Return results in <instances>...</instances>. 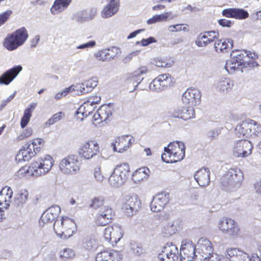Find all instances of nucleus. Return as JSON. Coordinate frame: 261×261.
<instances>
[{"label":"nucleus","mask_w":261,"mask_h":261,"mask_svg":"<svg viewBox=\"0 0 261 261\" xmlns=\"http://www.w3.org/2000/svg\"><path fill=\"white\" fill-rule=\"evenodd\" d=\"M54 164L53 158L45 154L34 160L29 166L21 167L16 173L18 178L25 176L39 177L45 175L51 169Z\"/></svg>","instance_id":"1"},{"label":"nucleus","mask_w":261,"mask_h":261,"mask_svg":"<svg viewBox=\"0 0 261 261\" xmlns=\"http://www.w3.org/2000/svg\"><path fill=\"white\" fill-rule=\"evenodd\" d=\"M185 156V146L181 141L170 143L164 147V152L161 158L166 163H176L182 160Z\"/></svg>","instance_id":"2"},{"label":"nucleus","mask_w":261,"mask_h":261,"mask_svg":"<svg viewBox=\"0 0 261 261\" xmlns=\"http://www.w3.org/2000/svg\"><path fill=\"white\" fill-rule=\"evenodd\" d=\"M54 229L58 237L67 240L75 233L76 225L73 219L68 217H63L55 222Z\"/></svg>","instance_id":"3"},{"label":"nucleus","mask_w":261,"mask_h":261,"mask_svg":"<svg viewBox=\"0 0 261 261\" xmlns=\"http://www.w3.org/2000/svg\"><path fill=\"white\" fill-rule=\"evenodd\" d=\"M28 33L24 27L8 34L4 39L3 45L9 51H13L22 45L28 38Z\"/></svg>","instance_id":"4"},{"label":"nucleus","mask_w":261,"mask_h":261,"mask_svg":"<svg viewBox=\"0 0 261 261\" xmlns=\"http://www.w3.org/2000/svg\"><path fill=\"white\" fill-rule=\"evenodd\" d=\"M243 179L241 170L238 168H232L222 176L220 182L225 190H233L240 187Z\"/></svg>","instance_id":"5"},{"label":"nucleus","mask_w":261,"mask_h":261,"mask_svg":"<svg viewBox=\"0 0 261 261\" xmlns=\"http://www.w3.org/2000/svg\"><path fill=\"white\" fill-rule=\"evenodd\" d=\"M129 169V165L126 163L117 165L109 178L110 186L115 188L122 187L128 177Z\"/></svg>","instance_id":"6"},{"label":"nucleus","mask_w":261,"mask_h":261,"mask_svg":"<svg viewBox=\"0 0 261 261\" xmlns=\"http://www.w3.org/2000/svg\"><path fill=\"white\" fill-rule=\"evenodd\" d=\"M235 132L239 137H255L260 134L261 125L253 120H246L237 125Z\"/></svg>","instance_id":"7"},{"label":"nucleus","mask_w":261,"mask_h":261,"mask_svg":"<svg viewBox=\"0 0 261 261\" xmlns=\"http://www.w3.org/2000/svg\"><path fill=\"white\" fill-rule=\"evenodd\" d=\"M81 163L75 155H68L62 159L59 164L61 172L66 175H73L78 173L80 170Z\"/></svg>","instance_id":"8"},{"label":"nucleus","mask_w":261,"mask_h":261,"mask_svg":"<svg viewBox=\"0 0 261 261\" xmlns=\"http://www.w3.org/2000/svg\"><path fill=\"white\" fill-rule=\"evenodd\" d=\"M77 152L79 155L83 160H91L99 153V144L95 140L84 141L80 144Z\"/></svg>","instance_id":"9"},{"label":"nucleus","mask_w":261,"mask_h":261,"mask_svg":"<svg viewBox=\"0 0 261 261\" xmlns=\"http://www.w3.org/2000/svg\"><path fill=\"white\" fill-rule=\"evenodd\" d=\"M219 230L232 238L238 237L241 233L238 223L229 218H221L217 224Z\"/></svg>","instance_id":"10"},{"label":"nucleus","mask_w":261,"mask_h":261,"mask_svg":"<svg viewBox=\"0 0 261 261\" xmlns=\"http://www.w3.org/2000/svg\"><path fill=\"white\" fill-rule=\"evenodd\" d=\"M124 199L122 210L126 216H132L140 208L141 200L137 195L133 194L126 195Z\"/></svg>","instance_id":"11"},{"label":"nucleus","mask_w":261,"mask_h":261,"mask_svg":"<svg viewBox=\"0 0 261 261\" xmlns=\"http://www.w3.org/2000/svg\"><path fill=\"white\" fill-rule=\"evenodd\" d=\"M252 145L247 140H240L234 142L232 145L231 151L236 158H245L252 152Z\"/></svg>","instance_id":"12"},{"label":"nucleus","mask_w":261,"mask_h":261,"mask_svg":"<svg viewBox=\"0 0 261 261\" xmlns=\"http://www.w3.org/2000/svg\"><path fill=\"white\" fill-rule=\"evenodd\" d=\"M135 141L131 135H122L115 138L112 144L114 151L122 153L127 151Z\"/></svg>","instance_id":"13"},{"label":"nucleus","mask_w":261,"mask_h":261,"mask_svg":"<svg viewBox=\"0 0 261 261\" xmlns=\"http://www.w3.org/2000/svg\"><path fill=\"white\" fill-rule=\"evenodd\" d=\"M171 76L168 73L160 74L150 84L149 89L152 91L160 92L172 85Z\"/></svg>","instance_id":"14"},{"label":"nucleus","mask_w":261,"mask_h":261,"mask_svg":"<svg viewBox=\"0 0 261 261\" xmlns=\"http://www.w3.org/2000/svg\"><path fill=\"white\" fill-rule=\"evenodd\" d=\"M123 235V229L118 225L108 226L105 229L103 232L105 239L107 241L111 242L113 245L117 243L122 238Z\"/></svg>","instance_id":"15"},{"label":"nucleus","mask_w":261,"mask_h":261,"mask_svg":"<svg viewBox=\"0 0 261 261\" xmlns=\"http://www.w3.org/2000/svg\"><path fill=\"white\" fill-rule=\"evenodd\" d=\"M196 247L194 244L189 240H183L180 247L181 261H192L195 254Z\"/></svg>","instance_id":"16"},{"label":"nucleus","mask_w":261,"mask_h":261,"mask_svg":"<svg viewBox=\"0 0 261 261\" xmlns=\"http://www.w3.org/2000/svg\"><path fill=\"white\" fill-rule=\"evenodd\" d=\"M169 194L164 192L158 193L153 197L150 205V210L154 213L162 211L169 201Z\"/></svg>","instance_id":"17"},{"label":"nucleus","mask_w":261,"mask_h":261,"mask_svg":"<svg viewBox=\"0 0 261 261\" xmlns=\"http://www.w3.org/2000/svg\"><path fill=\"white\" fill-rule=\"evenodd\" d=\"M178 249L172 243H167L158 255L161 261H175L177 258Z\"/></svg>","instance_id":"18"},{"label":"nucleus","mask_w":261,"mask_h":261,"mask_svg":"<svg viewBox=\"0 0 261 261\" xmlns=\"http://www.w3.org/2000/svg\"><path fill=\"white\" fill-rule=\"evenodd\" d=\"M201 96V93L198 89L189 88L183 94L182 100L185 104L193 107L200 103Z\"/></svg>","instance_id":"19"},{"label":"nucleus","mask_w":261,"mask_h":261,"mask_svg":"<svg viewBox=\"0 0 261 261\" xmlns=\"http://www.w3.org/2000/svg\"><path fill=\"white\" fill-rule=\"evenodd\" d=\"M61 212V208L58 205H53L46 210L42 215L39 225L44 226L45 225L52 223L57 218Z\"/></svg>","instance_id":"20"},{"label":"nucleus","mask_w":261,"mask_h":261,"mask_svg":"<svg viewBox=\"0 0 261 261\" xmlns=\"http://www.w3.org/2000/svg\"><path fill=\"white\" fill-rule=\"evenodd\" d=\"M112 115L111 108L109 105L101 106L93 116L92 123L95 126L105 122Z\"/></svg>","instance_id":"21"},{"label":"nucleus","mask_w":261,"mask_h":261,"mask_svg":"<svg viewBox=\"0 0 261 261\" xmlns=\"http://www.w3.org/2000/svg\"><path fill=\"white\" fill-rule=\"evenodd\" d=\"M112 209L109 206H102L98 210L95 217V222L99 226H105L111 222Z\"/></svg>","instance_id":"22"},{"label":"nucleus","mask_w":261,"mask_h":261,"mask_svg":"<svg viewBox=\"0 0 261 261\" xmlns=\"http://www.w3.org/2000/svg\"><path fill=\"white\" fill-rule=\"evenodd\" d=\"M195 247L197 253L202 257L201 258L210 256L213 252L211 242L205 238L199 239Z\"/></svg>","instance_id":"23"},{"label":"nucleus","mask_w":261,"mask_h":261,"mask_svg":"<svg viewBox=\"0 0 261 261\" xmlns=\"http://www.w3.org/2000/svg\"><path fill=\"white\" fill-rule=\"evenodd\" d=\"M149 70L146 66H141L132 73H129L126 79L128 83L132 84L134 88L143 80V75L148 72Z\"/></svg>","instance_id":"24"},{"label":"nucleus","mask_w":261,"mask_h":261,"mask_svg":"<svg viewBox=\"0 0 261 261\" xmlns=\"http://www.w3.org/2000/svg\"><path fill=\"white\" fill-rule=\"evenodd\" d=\"M22 70V66L17 65L6 71L0 76V85H9Z\"/></svg>","instance_id":"25"},{"label":"nucleus","mask_w":261,"mask_h":261,"mask_svg":"<svg viewBox=\"0 0 261 261\" xmlns=\"http://www.w3.org/2000/svg\"><path fill=\"white\" fill-rule=\"evenodd\" d=\"M171 116L173 118L187 120L195 116V110L192 107H181L174 109Z\"/></svg>","instance_id":"26"},{"label":"nucleus","mask_w":261,"mask_h":261,"mask_svg":"<svg viewBox=\"0 0 261 261\" xmlns=\"http://www.w3.org/2000/svg\"><path fill=\"white\" fill-rule=\"evenodd\" d=\"M121 254L114 250H106L98 252L95 257L96 261H120Z\"/></svg>","instance_id":"27"},{"label":"nucleus","mask_w":261,"mask_h":261,"mask_svg":"<svg viewBox=\"0 0 261 261\" xmlns=\"http://www.w3.org/2000/svg\"><path fill=\"white\" fill-rule=\"evenodd\" d=\"M234 86L233 81L228 77H219L215 82L214 87L219 92L226 93L232 89Z\"/></svg>","instance_id":"28"},{"label":"nucleus","mask_w":261,"mask_h":261,"mask_svg":"<svg viewBox=\"0 0 261 261\" xmlns=\"http://www.w3.org/2000/svg\"><path fill=\"white\" fill-rule=\"evenodd\" d=\"M118 49L116 47L99 50L94 54L95 58L102 62H107L113 59L117 53Z\"/></svg>","instance_id":"29"},{"label":"nucleus","mask_w":261,"mask_h":261,"mask_svg":"<svg viewBox=\"0 0 261 261\" xmlns=\"http://www.w3.org/2000/svg\"><path fill=\"white\" fill-rule=\"evenodd\" d=\"M96 13V10L94 8L89 10H81L74 13L72 16V19L79 22H84L92 20Z\"/></svg>","instance_id":"30"},{"label":"nucleus","mask_w":261,"mask_h":261,"mask_svg":"<svg viewBox=\"0 0 261 261\" xmlns=\"http://www.w3.org/2000/svg\"><path fill=\"white\" fill-rule=\"evenodd\" d=\"M222 15L226 17L244 19L249 16L248 12L243 9L228 8L223 10Z\"/></svg>","instance_id":"31"},{"label":"nucleus","mask_w":261,"mask_h":261,"mask_svg":"<svg viewBox=\"0 0 261 261\" xmlns=\"http://www.w3.org/2000/svg\"><path fill=\"white\" fill-rule=\"evenodd\" d=\"M210 171L207 168H203L197 171L194 174V178L201 187H206L210 182Z\"/></svg>","instance_id":"32"},{"label":"nucleus","mask_w":261,"mask_h":261,"mask_svg":"<svg viewBox=\"0 0 261 261\" xmlns=\"http://www.w3.org/2000/svg\"><path fill=\"white\" fill-rule=\"evenodd\" d=\"M13 191L9 187H5L0 192V206L7 210L12 202Z\"/></svg>","instance_id":"33"},{"label":"nucleus","mask_w":261,"mask_h":261,"mask_svg":"<svg viewBox=\"0 0 261 261\" xmlns=\"http://www.w3.org/2000/svg\"><path fill=\"white\" fill-rule=\"evenodd\" d=\"M149 172V169L146 167L139 168L133 173L132 180L136 184H140L147 179Z\"/></svg>","instance_id":"34"},{"label":"nucleus","mask_w":261,"mask_h":261,"mask_svg":"<svg viewBox=\"0 0 261 261\" xmlns=\"http://www.w3.org/2000/svg\"><path fill=\"white\" fill-rule=\"evenodd\" d=\"M36 153L31 147V144H29L27 146L23 147L17 153L16 155V160L18 162L28 161Z\"/></svg>","instance_id":"35"},{"label":"nucleus","mask_w":261,"mask_h":261,"mask_svg":"<svg viewBox=\"0 0 261 261\" xmlns=\"http://www.w3.org/2000/svg\"><path fill=\"white\" fill-rule=\"evenodd\" d=\"M71 2L72 0H55L50 9L51 13L56 15L63 12L68 7Z\"/></svg>","instance_id":"36"},{"label":"nucleus","mask_w":261,"mask_h":261,"mask_svg":"<svg viewBox=\"0 0 261 261\" xmlns=\"http://www.w3.org/2000/svg\"><path fill=\"white\" fill-rule=\"evenodd\" d=\"M232 47L233 41L231 39H219L214 44V48L218 53H226Z\"/></svg>","instance_id":"37"},{"label":"nucleus","mask_w":261,"mask_h":261,"mask_svg":"<svg viewBox=\"0 0 261 261\" xmlns=\"http://www.w3.org/2000/svg\"><path fill=\"white\" fill-rule=\"evenodd\" d=\"M96 106H93L88 100L85 101L77 110L76 114L79 118L83 119L94 111Z\"/></svg>","instance_id":"38"},{"label":"nucleus","mask_w":261,"mask_h":261,"mask_svg":"<svg viewBox=\"0 0 261 261\" xmlns=\"http://www.w3.org/2000/svg\"><path fill=\"white\" fill-rule=\"evenodd\" d=\"M119 4L107 2L101 11V16L103 18H108L115 14L118 11Z\"/></svg>","instance_id":"39"},{"label":"nucleus","mask_w":261,"mask_h":261,"mask_svg":"<svg viewBox=\"0 0 261 261\" xmlns=\"http://www.w3.org/2000/svg\"><path fill=\"white\" fill-rule=\"evenodd\" d=\"M37 103L33 102L30 103L24 110L23 115L20 120V126L24 128L28 124L32 117V114L36 107Z\"/></svg>","instance_id":"40"},{"label":"nucleus","mask_w":261,"mask_h":261,"mask_svg":"<svg viewBox=\"0 0 261 261\" xmlns=\"http://www.w3.org/2000/svg\"><path fill=\"white\" fill-rule=\"evenodd\" d=\"M243 65L240 61H237L231 58L230 60L226 61L225 69L229 74H232L236 71L241 70V67Z\"/></svg>","instance_id":"41"},{"label":"nucleus","mask_w":261,"mask_h":261,"mask_svg":"<svg viewBox=\"0 0 261 261\" xmlns=\"http://www.w3.org/2000/svg\"><path fill=\"white\" fill-rule=\"evenodd\" d=\"M29 192L25 189L21 190L15 196V202L18 206L25 204L28 199Z\"/></svg>","instance_id":"42"},{"label":"nucleus","mask_w":261,"mask_h":261,"mask_svg":"<svg viewBox=\"0 0 261 261\" xmlns=\"http://www.w3.org/2000/svg\"><path fill=\"white\" fill-rule=\"evenodd\" d=\"M74 256L75 252L70 248H64L59 252L60 258L63 261L71 259Z\"/></svg>","instance_id":"43"},{"label":"nucleus","mask_w":261,"mask_h":261,"mask_svg":"<svg viewBox=\"0 0 261 261\" xmlns=\"http://www.w3.org/2000/svg\"><path fill=\"white\" fill-rule=\"evenodd\" d=\"M247 53L246 50H232L230 55L232 58L237 61L241 62L243 66L245 65L244 58L246 57V54Z\"/></svg>","instance_id":"44"},{"label":"nucleus","mask_w":261,"mask_h":261,"mask_svg":"<svg viewBox=\"0 0 261 261\" xmlns=\"http://www.w3.org/2000/svg\"><path fill=\"white\" fill-rule=\"evenodd\" d=\"M153 64L158 67L168 68L171 66L173 62L167 58L158 57L154 59Z\"/></svg>","instance_id":"45"},{"label":"nucleus","mask_w":261,"mask_h":261,"mask_svg":"<svg viewBox=\"0 0 261 261\" xmlns=\"http://www.w3.org/2000/svg\"><path fill=\"white\" fill-rule=\"evenodd\" d=\"M93 173L94 180L97 183L102 184L106 180V178L102 173L100 166L95 167Z\"/></svg>","instance_id":"46"},{"label":"nucleus","mask_w":261,"mask_h":261,"mask_svg":"<svg viewBox=\"0 0 261 261\" xmlns=\"http://www.w3.org/2000/svg\"><path fill=\"white\" fill-rule=\"evenodd\" d=\"M210 43L207 39V37H206L204 32L199 34L195 40L196 45L200 47H205Z\"/></svg>","instance_id":"47"},{"label":"nucleus","mask_w":261,"mask_h":261,"mask_svg":"<svg viewBox=\"0 0 261 261\" xmlns=\"http://www.w3.org/2000/svg\"><path fill=\"white\" fill-rule=\"evenodd\" d=\"M32 134L33 129L31 127H27L16 137L14 141L19 142L31 136Z\"/></svg>","instance_id":"48"},{"label":"nucleus","mask_w":261,"mask_h":261,"mask_svg":"<svg viewBox=\"0 0 261 261\" xmlns=\"http://www.w3.org/2000/svg\"><path fill=\"white\" fill-rule=\"evenodd\" d=\"M84 86H86V91L89 93L97 86L98 81L96 77H92L83 82Z\"/></svg>","instance_id":"49"},{"label":"nucleus","mask_w":261,"mask_h":261,"mask_svg":"<svg viewBox=\"0 0 261 261\" xmlns=\"http://www.w3.org/2000/svg\"><path fill=\"white\" fill-rule=\"evenodd\" d=\"M44 143L45 141L43 139L41 138H36L33 139L31 144V147L36 153L40 151V149L43 147Z\"/></svg>","instance_id":"50"},{"label":"nucleus","mask_w":261,"mask_h":261,"mask_svg":"<svg viewBox=\"0 0 261 261\" xmlns=\"http://www.w3.org/2000/svg\"><path fill=\"white\" fill-rule=\"evenodd\" d=\"M105 204V199L101 197H95L90 204V206L95 210H100L102 206H106Z\"/></svg>","instance_id":"51"},{"label":"nucleus","mask_w":261,"mask_h":261,"mask_svg":"<svg viewBox=\"0 0 261 261\" xmlns=\"http://www.w3.org/2000/svg\"><path fill=\"white\" fill-rule=\"evenodd\" d=\"M184 24H176L170 25L168 27V31L171 33H176L183 31L188 32V29Z\"/></svg>","instance_id":"52"},{"label":"nucleus","mask_w":261,"mask_h":261,"mask_svg":"<svg viewBox=\"0 0 261 261\" xmlns=\"http://www.w3.org/2000/svg\"><path fill=\"white\" fill-rule=\"evenodd\" d=\"M65 117V114L62 112H59L54 114L50 118H49L46 123L50 126L54 123L61 120Z\"/></svg>","instance_id":"53"},{"label":"nucleus","mask_w":261,"mask_h":261,"mask_svg":"<svg viewBox=\"0 0 261 261\" xmlns=\"http://www.w3.org/2000/svg\"><path fill=\"white\" fill-rule=\"evenodd\" d=\"M176 231V226L172 221L169 222L164 227V232L167 235H172Z\"/></svg>","instance_id":"54"},{"label":"nucleus","mask_w":261,"mask_h":261,"mask_svg":"<svg viewBox=\"0 0 261 261\" xmlns=\"http://www.w3.org/2000/svg\"><path fill=\"white\" fill-rule=\"evenodd\" d=\"M84 247L88 250H91L96 246V241L94 239L87 237L84 241Z\"/></svg>","instance_id":"55"},{"label":"nucleus","mask_w":261,"mask_h":261,"mask_svg":"<svg viewBox=\"0 0 261 261\" xmlns=\"http://www.w3.org/2000/svg\"><path fill=\"white\" fill-rule=\"evenodd\" d=\"M161 22L166 21L168 20L173 19L176 17L171 12H165L161 14H158Z\"/></svg>","instance_id":"56"},{"label":"nucleus","mask_w":261,"mask_h":261,"mask_svg":"<svg viewBox=\"0 0 261 261\" xmlns=\"http://www.w3.org/2000/svg\"><path fill=\"white\" fill-rule=\"evenodd\" d=\"M200 259H203V261H224L225 258L222 255L212 253L210 256H205L203 258H200Z\"/></svg>","instance_id":"57"},{"label":"nucleus","mask_w":261,"mask_h":261,"mask_svg":"<svg viewBox=\"0 0 261 261\" xmlns=\"http://www.w3.org/2000/svg\"><path fill=\"white\" fill-rule=\"evenodd\" d=\"M84 86L83 82L77 83L75 85H72L73 92H75V93L78 95L87 93V91H86V88L84 87Z\"/></svg>","instance_id":"58"},{"label":"nucleus","mask_w":261,"mask_h":261,"mask_svg":"<svg viewBox=\"0 0 261 261\" xmlns=\"http://www.w3.org/2000/svg\"><path fill=\"white\" fill-rule=\"evenodd\" d=\"M204 33L211 43L217 39L219 36L218 32L214 31H206Z\"/></svg>","instance_id":"59"},{"label":"nucleus","mask_w":261,"mask_h":261,"mask_svg":"<svg viewBox=\"0 0 261 261\" xmlns=\"http://www.w3.org/2000/svg\"><path fill=\"white\" fill-rule=\"evenodd\" d=\"M12 13L11 10H7L0 14V27L8 20Z\"/></svg>","instance_id":"60"},{"label":"nucleus","mask_w":261,"mask_h":261,"mask_svg":"<svg viewBox=\"0 0 261 261\" xmlns=\"http://www.w3.org/2000/svg\"><path fill=\"white\" fill-rule=\"evenodd\" d=\"M140 53V50H136L131 52L130 53H129L123 58V59H122L123 62L124 63H127L129 62L134 57L138 56Z\"/></svg>","instance_id":"61"},{"label":"nucleus","mask_w":261,"mask_h":261,"mask_svg":"<svg viewBox=\"0 0 261 261\" xmlns=\"http://www.w3.org/2000/svg\"><path fill=\"white\" fill-rule=\"evenodd\" d=\"M96 45V42L94 40H91L87 43L78 45L76 49H85L88 48L94 47Z\"/></svg>","instance_id":"62"},{"label":"nucleus","mask_w":261,"mask_h":261,"mask_svg":"<svg viewBox=\"0 0 261 261\" xmlns=\"http://www.w3.org/2000/svg\"><path fill=\"white\" fill-rule=\"evenodd\" d=\"M156 42V40L154 39V38L152 37H150L149 38L147 39H142L140 42L138 41L136 42V44H139L141 43V45L143 46H147L149 45V44L151 43Z\"/></svg>","instance_id":"63"},{"label":"nucleus","mask_w":261,"mask_h":261,"mask_svg":"<svg viewBox=\"0 0 261 261\" xmlns=\"http://www.w3.org/2000/svg\"><path fill=\"white\" fill-rule=\"evenodd\" d=\"M101 97L98 95H93L90 97L87 100L89 101L93 106H96V105L100 102Z\"/></svg>","instance_id":"64"}]
</instances>
